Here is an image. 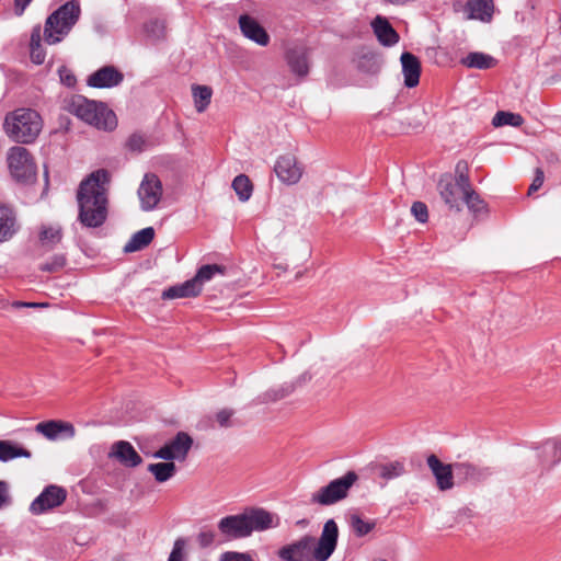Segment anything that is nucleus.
<instances>
[{"label":"nucleus","instance_id":"a211bd4d","mask_svg":"<svg viewBox=\"0 0 561 561\" xmlns=\"http://www.w3.org/2000/svg\"><path fill=\"white\" fill-rule=\"evenodd\" d=\"M111 458L117 459L126 467H136L141 463L142 459L133 445L125 440H119L113 444L108 454Z\"/></svg>","mask_w":561,"mask_h":561},{"label":"nucleus","instance_id":"f03ea898","mask_svg":"<svg viewBox=\"0 0 561 561\" xmlns=\"http://www.w3.org/2000/svg\"><path fill=\"white\" fill-rule=\"evenodd\" d=\"M339 527L334 519H328L319 539L305 535L297 541L283 546L277 556L282 561H327L337 546Z\"/></svg>","mask_w":561,"mask_h":561},{"label":"nucleus","instance_id":"37998d69","mask_svg":"<svg viewBox=\"0 0 561 561\" xmlns=\"http://www.w3.org/2000/svg\"><path fill=\"white\" fill-rule=\"evenodd\" d=\"M127 147L131 151L140 152L146 147V138L141 134H133L127 140Z\"/></svg>","mask_w":561,"mask_h":561},{"label":"nucleus","instance_id":"4d7b16f0","mask_svg":"<svg viewBox=\"0 0 561 561\" xmlns=\"http://www.w3.org/2000/svg\"><path fill=\"white\" fill-rule=\"evenodd\" d=\"M307 524H308V520H306V519H301V520H298V522H297V525H298V526H301V527H306V526H307Z\"/></svg>","mask_w":561,"mask_h":561},{"label":"nucleus","instance_id":"a18cd8bd","mask_svg":"<svg viewBox=\"0 0 561 561\" xmlns=\"http://www.w3.org/2000/svg\"><path fill=\"white\" fill-rule=\"evenodd\" d=\"M146 31L154 38H161L164 35V25L159 21H151L146 25Z\"/></svg>","mask_w":561,"mask_h":561},{"label":"nucleus","instance_id":"72a5a7b5","mask_svg":"<svg viewBox=\"0 0 561 561\" xmlns=\"http://www.w3.org/2000/svg\"><path fill=\"white\" fill-rule=\"evenodd\" d=\"M232 188L241 202H247L253 192V185L250 179L244 174H240L234 178L232 181Z\"/></svg>","mask_w":561,"mask_h":561},{"label":"nucleus","instance_id":"6ab92c4d","mask_svg":"<svg viewBox=\"0 0 561 561\" xmlns=\"http://www.w3.org/2000/svg\"><path fill=\"white\" fill-rule=\"evenodd\" d=\"M20 229L12 207L0 205V243L11 240Z\"/></svg>","mask_w":561,"mask_h":561},{"label":"nucleus","instance_id":"5701e85b","mask_svg":"<svg viewBox=\"0 0 561 561\" xmlns=\"http://www.w3.org/2000/svg\"><path fill=\"white\" fill-rule=\"evenodd\" d=\"M466 12L468 13V19L489 23L494 13V2L493 0H468Z\"/></svg>","mask_w":561,"mask_h":561},{"label":"nucleus","instance_id":"c85d7f7f","mask_svg":"<svg viewBox=\"0 0 561 561\" xmlns=\"http://www.w3.org/2000/svg\"><path fill=\"white\" fill-rule=\"evenodd\" d=\"M460 181L465 183L466 192L463 196V202L471 213L474 215H480L486 211V205L483 199L479 196V194L471 186L469 176H460Z\"/></svg>","mask_w":561,"mask_h":561},{"label":"nucleus","instance_id":"aec40b11","mask_svg":"<svg viewBox=\"0 0 561 561\" xmlns=\"http://www.w3.org/2000/svg\"><path fill=\"white\" fill-rule=\"evenodd\" d=\"M455 474L460 482H480L486 479L491 472L489 468H482L470 462H456Z\"/></svg>","mask_w":561,"mask_h":561},{"label":"nucleus","instance_id":"0eeeda50","mask_svg":"<svg viewBox=\"0 0 561 561\" xmlns=\"http://www.w3.org/2000/svg\"><path fill=\"white\" fill-rule=\"evenodd\" d=\"M358 480L354 471L346 472L343 477L332 480L328 485L320 488L310 496V503L321 506H330L344 500L350 489Z\"/></svg>","mask_w":561,"mask_h":561},{"label":"nucleus","instance_id":"ea45409f","mask_svg":"<svg viewBox=\"0 0 561 561\" xmlns=\"http://www.w3.org/2000/svg\"><path fill=\"white\" fill-rule=\"evenodd\" d=\"M66 264V257L62 254L54 255L49 261L41 265L44 272L54 273L60 271Z\"/></svg>","mask_w":561,"mask_h":561},{"label":"nucleus","instance_id":"8fccbe9b","mask_svg":"<svg viewBox=\"0 0 561 561\" xmlns=\"http://www.w3.org/2000/svg\"><path fill=\"white\" fill-rule=\"evenodd\" d=\"M197 540L201 547H209L215 541V534L211 530L201 531L198 534Z\"/></svg>","mask_w":561,"mask_h":561},{"label":"nucleus","instance_id":"423d86ee","mask_svg":"<svg viewBox=\"0 0 561 561\" xmlns=\"http://www.w3.org/2000/svg\"><path fill=\"white\" fill-rule=\"evenodd\" d=\"M81 13L77 1H68L53 12L46 20L44 38L49 45L59 43L79 20Z\"/></svg>","mask_w":561,"mask_h":561},{"label":"nucleus","instance_id":"c03bdc74","mask_svg":"<svg viewBox=\"0 0 561 561\" xmlns=\"http://www.w3.org/2000/svg\"><path fill=\"white\" fill-rule=\"evenodd\" d=\"M411 213L415 219L422 224L427 221L428 211L427 206L422 202H414L411 207Z\"/></svg>","mask_w":561,"mask_h":561},{"label":"nucleus","instance_id":"4468645a","mask_svg":"<svg viewBox=\"0 0 561 561\" xmlns=\"http://www.w3.org/2000/svg\"><path fill=\"white\" fill-rule=\"evenodd\" d=\"M35 431L48 440L69 439L75 437V426L66 421L50 420L36 424Z\"/></svg>","mask_w":561,"mask_h":561},{"label":"nucleus","instance_id":"ddd939ff","mask_svg":"<svg viewBox=\"0 0 561 561\" xmlns=\"http://www.w3.org/2000/svg\"><path fill=\"white\" fill-rule=\"evenodd\" d=\"M274 172L282 183L294 185L302 178L304 167L294 154L287 153L278 157Z\"/></svg>","mask_w":561,"mask_h":561},{"label":"nucleus","instance_id":"20e7f679","mask_svg":"<svg viewBox=\"0 0 561 561\" xmlns=\"http://www.w3.org/2000/svg\"><path fill=\"white\" fill-rule=\"evenodd\" d=\"M3 129L13 141L32 144L43 129V119L32 108H18L5 115Z\"/></svg>","mask_w":561,"mask_h":561},{"label":"nucleus","instance_id":"f3484780","mask_svg":"<svg viewBox=\"0 0 561 561\" xmlns=\"http://www.w3.org/2000/svg\"><path fill=\"white\" fill-rule=\"evenodd\" d=\"M239 26L242 34L255 42L261 46H266L270 42V36L260 23L248 14H242L239 18Z\"/></svg>","mask_w":561,"mask_h":561},{"label":"nucleus","instance_id":"9d476101","mask_svg":"<svg viewBox=\"0 0 561 561\" xmlns=\"http://www.w3.org/2000/svg\"><path fill=\"white\" fill-rule=\"evenodd\" d=\"M140 208L144 211L153 210L160 203L163 194L162 183L154 173H146L137 191Z\"/></svg>","mask_w":561,"mask_h":561},{"label":"nucleus","instance_id":"4c0bfd02","mask_svg":"<svg viewBox=\"0 0 561 561\" xmlns=\"http://www.w3.org/2000/svg\"><path fill=\"white\" fill-rule=\"evenodd\" d=\"M224 267L217 264L202 266L193 280L197 282L198 287L202 289V285L213 278L215 274H222Z\"/></svg>","mask_w":561,"mask_h":561},{"label":"nucleus","instance_id":"b1692460","mask_svg":"<svg viewBox=\"0 0 561 561\" xmlns=\"http://www.w3.org/2000/svg\"><path fill=\"white\" fill-rule=\"evenodd\" d=\"M375 35L385 46H392L399 42V35L386 18L376 16L371 23Z\"/></svg>","mask_w":561,"mask_h":561},{"label":"nucleus","instance_id":"9b49d317","mask_svg":"<svg viewBox=\"0 0 561 561\" xmlns=\"http://www.w3.org/2000/svg\"><path fill=\"white\" fill-rule=\"evenodd\" d=\"M193 445V438L185 432H179L175 437L153 453L152 457L163 460L184 461Z\"/></svg>","mask_w":561,"mask_h":561},{"label":"nucleus","instance_id":"c756f323","mask_svg":"<svg viewBox=\"0 0 561 561\" xmlns=\"http://www.w3.org/2000/svg\"><path fill=\"white\" fill-rule=\"evenodd\" d=\"M154 237V230L151 227L144 228L137 231L131 239L125 244L124 251L126 253L139 251L147 247Z\"/></svg>","mask_w":561,"mask_h":561},{"label":"nucleus","instance_id":"f704fd0d","mask_svg":"<svg viewBox=\"0 0 561 561\" xmlns=\"http://www.w3.org/2000/svg\"><path fill=\"white\" fill-rule=\"evenodd\" d=\"M523 123L524 118L522 117V115L504 111H499L492 119V125L495 127L504 125L519 127L523 125Z\"/></svg>","mask_w":561,"mask_h":561},{"label":"nucleus","instance_id":"39448f33","mask_svg":"<svg viewBox=\"0 0 561 561\" xmlns=\"http://www.w3.org/2000/svg\"><path fill=\"white\" fill-rule=\"evenodd\" d=\"M67 111L98 129L113 130L117 126L116 115L112 110L82 95L72 96L67 103Z\"/></svg>","mask_w":561,"mask_h":561},{"label":"nucleus","instance_id":"79ce46f5","mask_svg":"<svg viewBox=\"0 0 561 561\" xmlns=\"http://www.w3.org/2000/svg\"><path fill=\"white\" fill-rule=\"evenodd\" d=\"M219 561H255L248 552L226 551L220 554Z\"/></svg>","mask_w":561,"mask_h":561},{"label":"nucleus","instance_id":"412c9836","mask_svg":"<svg viewBox=\"0 0 561 561\" xmlns=\"http://www.w3.org/2000/svg\"><path fill=\"white\" fill-rule=\"evenodd\" d=\"M402 73L404 77V84L408 88H414L420 82L421 64L420 60L411 53H403L401 55Z\"/></svg>","mask_w":561,"mask_h":561},{"label":"nucleus","instance_id":"09e8293b","mask_svg":"<svg viewBox=\"0 0 561 561\" xmlns=\"http://www.w3.org/2000/svg\"><path fill=\"white\" fill-rule=\"evenodd\" d=\"M543 180H545L543 171L539 168L536 169L535 178H534L533 183L530 184L529 190H528V195H530L533 192L538 191L542 186Z\"/></svg>","mask_w":561,"mask_h":561},{"label":"nucleus","instance_id":"cd10ccee","mask_svg":"<svg viewBox=\"0 0 561 561\" xmlns=\"http://www.w3.org/2000/svg\"><path fill=\"white\" fill-rule=\"evenodd\" d=\"M32 453L19 445L18 443L9 439L0 440V461L8 462L15 458H31Z\"/></svg>","mask_w":561,"mask_h":561},{"label":"nucleus","instance_id":"2eb2a0df","mask_svg":"<svg viewBox=\"0 0 561 561\" xmlns=\"http://www.w3.org/2000/svg\"><path fill=\"white\" fill-rule=\"evenodd\" d=\"M426 463L435 477L436 485L440 491H447L454 488L455 463H444L434 454L426 458Z\"/></svg>","mask_w":561,"mask_h":561},{"label":"nucleus","instance_id":"a19ab883","mask_svg":"<svg viewBox=\"0 0 561 561\" xmlns=\"http://www.w3.org/2000/svg\"><path fill=\"white\" fill-rule=\"evenodd\" d=\"M186 540L184 538H178L173 545V549L169 556L168 561H184V548Z\"/></svg>","mask_w":561,"mask_h":561},{"label":"nucleus","instance_id":"4be33fe9","mask_svg":"<svg viewBox=\"0 0 561 561\" xmlns=\"http://www.w3.org/2000/svg\"><path fill=\"white\" fill-rule=\"evenodd\" d=\"M286 60L290 70L299 76L305 77L309 72L308 50L305 47H294L287 50Z\"/></svg>","mask_w":561,"mask_h":561},{"label":"nucleus","instance_id":"603ef678","mask_svg":"<svg viewBox=\"0 0 561 561\" xmlns=\"http://www.w3.org/2000/svg\"><path fill=\"white\" fill-rule=\"evenodd\" d=\"M293 390H294L293 386L283 387L277 391H273L274 396L272 397V399L273 400L282 399V398L288 396Z\"/></svg>","mask_w":561,"mask_h":561},{"label":"nucleus","instance_id":"e433bc0d","mask_svg":"<svg viewBox=\"0 0 561 561\" xmlns=\"http://www.w3.org/2000/svg\"><path fill=\"white\" fill-rule=\"evenodd\" d=\"M350 525L356 536L363 537L375 528L376 523L373 520H365L359 515L353 514L350 517Z\"/></svg>","mask_w":561,"mask_h":561},{"label":"nucleus","instance_id":"2f4dec72","mask_svg":"<svg viewBox=\"0 0 561 561\" xmlns=\"http://www.w3.org/2000/svg\"><path fill=\"white\" fill-rule=\"evenodd\" d=\"M192 95L196 111L203 113L210 104L213 90L208 85L193 84Z\"/></svg>","mask_w":561,"mask_h":561},{"label":"nucleus","instance_id":"49530a36","mask_svg":"<svg viewBox=\"0 0 561 561\" xmlns=\"http://www.w3.org/2000/svg\"><path fill=\"white\" fill-rule=\"evenodd\" d=\"M59 78H60L61 83H64L65 85H67L69 88L73 87L77 82L75 75L69 69H67L65 67H61L59 69Z\"/></svg>","mask_w":561,"mask_h":561},{"label":"nucleus","instance_id":"c9c22d12","mask_svg":"<svg viewBox=\"0 0 561 561\" xmlns=\"http://www.w3.org/2000/svg\"><path fill=\"white\" fill-rule=\"evenodd\" d=\"M404 472V463L398 460L379 466V476L386 480L401 477Z\"/></svg>","mask_w":561,"mask_h":561},{"label":"nucleus","instance_id":"6e6552de","mask_svg":"<svg viewBox=\"0 0 561 561\" xmlns=\"http://www.w3.org/2000/svg\"><path fill=\"white\" fill-rule=\"evenodd\" d=\"M460 176H468L467 164L459 162L456 167V176L444 174L437 184L440 197L449 209L460 211V201L463 199L466 185L460 181Z\"/></svg>","mask_w":561,"mask_h":561},{"label":"nucleus","instance_id":"7c9ffc66","mask_svg":"<svg viewBox=\"0 0 561 561\" xmlns=\"http://www.w3.org/2000/svg\"><path fill=\"white\" fill-rule=\"evenodd\" d=\"M147 469L153 474L156 481L159 483L170 480L176 472L175 463L172 460L150 463Z\"/></svg>","mask_w":561,"mask_h":561},{"label":"nucleus","instance_id":"6e6d98bb","mask_svg":"<svg viewBox=\"0 0 561 561\" xmlns=\"http://www.w3.org/2000/svg\"><path fill=\"white\" fill-rule=\"evenodd\" d=\"M37 43L41 44L39 30H34L31 35V46L36 45Z\"/></svg>","mask_w":561,"mask_h":561},{"label":"nucleus","instance_id":"a878e982","mask_svg":"<svg viewBox=\"0 0 561 561\" xmlns=\"http://www.w3.org/2000/svg\"><path fill=\"white\" fill-rule=\"evenodd\" d=\"M62 239V229L56 224H44L39 227L38 240L43 248L54 249Z\"/></svg>","mask_w":561,"mask_h":561},{"label":"nucleus","instance_id":"de8ad7c7","mask_svg":"<svg viewBox=\"0 0 561 561\" xmlns=\"http://www.w3.org/2000/svg\"><path fill=\"white\" fill-rule=\"evenodd\" d=\"M31 59L36 65H41L45 60V53L42 49L41 44L32 45L31 46Z\"/></svg>","mask_w":561,"mask_h":561},{"label":"nucleus","instance_id":"7ed1b4c3","mask_svg":"<svg viewBox=\"0 0 561 561\" xmlns=\"http://www.w3.org/2000/svg\"><path fill=\"white\" fill-rule=\"evenodd\" d=\"M278 524V517L264 508H249L241 514L222 517L218 522V529L226 539L232 540L247 538L254 531L275 528Z\"/></svg>","mask_w":561,"mask_h":561},{"label":"nucleus","instance_id":"3c124183","mask_svg":"<svg viewBox=\"0 0 561 561\" xmlns=\"http://www.w3.org/2000/svg\"><path fill=\"white\" fill-rule=\"evenodd\" d=\"M10 495L8 484L4 481H0V510L10 504Z\"/></svg>","mask_w":561,"mask_h":561},{"label":"nucleus","instance_id":"58836bf2","mask_svg":"<svg viewBox=\"0 0 561 561\" xmlns=\"http://www.w3.org/2000/svg\"><path fill=\"white\" fill-rule=\"evenodd\" d=\"M233 415L234 411L232 409H221L215 415V421L218 423L220 427H231L233 426Z\"/></svg>","mask_w":561,"mask_h":561},{"label":"nucleus","instance_id":"1a4fd4ad","mask_svg":"<svg viewBox=\"0 0 561 561\" xmlns=\"http://www.w3.org/2000/svg\"><path fill=\"white\" fill-rule=\"evenodd\" d=\"M8 164L11 175L21 182L32 180L36 174V165L30 153L24 147H12L8 152Z\"/></svg>","mask_w":561,"mask_h":561},{"label":"nucleus","instance_id":"bb28decb","mask_svg":"<svg viewBox=\"0 0 561 561\" xmlns=\"http://www.w3.org/2000/svg\"><path fill=\"white\" fill-rule=\"evenodd\" d=\"M201 288L197 285L196 280L188 279L183 284L172 286L162 293L163 299H175V298H186V297H196L199 295Z\"/></svg>","mask_w":561,"mask_h":561},{"label":"nucleus","instance_id":"473e14b6","mask_svg":"<svg viewBox=\"0 0 561 561\" xmlns=\"http://www.w3.org/2000/svg\"><path fill=\"white\" fill-rule=\"evenodd\" d=\"M461 62L468 68L476 69H490L496 64L492 56L479 51L470 53Z\"/></svg>","mask_w":561,"mask_h":561},{"label":"nucleus","instance_id":"393cba45","mask_svg":"<svg viewBox=\"0 0 561 561\" xmlns=\"http://www.w3.org/2000/svg\"><path fill=\"white\" fill-rule=\"evenodd\" d=\"M541 465L552 467L561 461V439L548 440L536 451Z\"/></svg>","mask_w":561,"mask_h":561},{"label":"nucleus","instance_id":"dca6fc26","mask_svg":"<svg viewBox=\"0 0 561 561\" xmlns=\"http://www.w3.org/2000/svg\"><path fill=\"white\" fill-rule=\"evenodd\" d=\"M124 76L113 66H105L93 72L88 78V84L93 88H113L118 85Z\"/></svg>","mask_w":561,"mask_h":561},{"label":"nucleus","instance_id":"f257e3e1","mask_svg":"<svg viewBox=\"0 0 561 561\" xmlns=\"http://www.w3.org/2000/svg\"><path fill=\"white\" fill-rule=\"evenodd\" d=\"M110 174L100 169L92 172L81 182L77 201L79 205L78 220L88 228H98L107 217V191Z\"/></svg>","mask_w":561,"mask_h":561},{"label":"nucleus","instance_id":"864d4df0","mask_svg":"<svg viewBox=\"0 0 561 561\" xmlns=\"http://www.w3.org/2000/svg\"><path fill=\"white\" fill-rule=\"evenodd\" d=\"M45 306L44 304L38 302H24V301H14L12 307L14 308H38Z\"/></svg>","mask_w":561,"mask_h":561},{"label":"nucleus","instance_id":"f8f14e48","mask_svg":"<svg viewBox=\"0 0 561 561\" xmlns=\"http://www.w3.org/2000/svg\"><path fill=\"white\" fill-rule=\"evenodd\" d=\"M67 497L64 488L51 484L46 486L43 492L31 503L30 512L34 515H41L49 510L60 506Z\"/></svg>","mask_w":561,"mask_h":561},{"label":"nucleus","instance_id":"5fc2aeb1","mask_svg":"<svg viewBox=\"0 0 561 561\" xmlns=\"http://www.w3.org/2000/svg\"><path fill=\"white\" fill-rule=\"evenodd\" d=\"M32 0H15L16 13L21 15Z\"/></svg>","mask_w":561,"mask_h":561}]
</instances>
